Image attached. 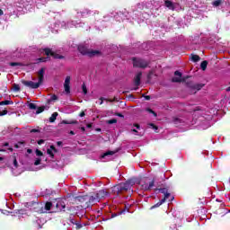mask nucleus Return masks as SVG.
<instances>
[{
	"label": "nucleus",
	"instance_id": "2",
	"mask_svg": "<svg viewBox=\"0 0 230 230\" xmlns=\"http://www.w3.org/2000/svg\"><path fill=\"white\" fill-rule=\"evenodd\" d=\"M46 73V68L42 67L38 71V82L22 80V84L25 87H30V89H39L42 84H44V74Z\"/></svg>",
	"mask_w": 230,
	"mask_h": 230
},
{
	"label": "nucleus",
	"instance_id": "35",
	"mask_svg": "<svg viewBox=\"0 0 230 230\" xmlns=\"http://www.w3.org/2000/svg\"><path fill=\"white\" fill-rule=\"evenodd\" d=\"M36 155L38 157H42V155H44V154L42 153V151L36 149Z\"/></svg>",
	"mask_w": 230,
	"mask_h": 230
},
{
	"label": "nucleus",
	"instance_id": "63",
	"mask_svg": "<svg viewBox=\"0 0 230 230\" xmlns=\"http://www.w3.org/2000/svg\"><path fill=\"white\" fill-rule=\"evenodd\" d=\"M4 159V158H3V157L0 156V161H3Z\"/></svg>",
	"mask_w": 230,
	"mask_h": 230
},
{
	"label": "nucleus",
	"instance_id": "1",
	"mask_svg": "<svg viewBox=\"0 0 230 230\" xmlns=\"http://www.w3.org/2000/svg\"><path fill=\"white\" fill-rule=\"evenodd\" d=\"M108 195L109 191L105 190H100L94 192H90L84 196H77L75 197V200L81 204H84L86 208H91L94 206V204H98L102 199L108 197Z\"/></svg>",
	"mask_w": 230,
	"mask_h": 230
},
{
	"label": "nucleus",
	"instance_id": "22",
	"mask_svg": "<svg viewBox=\"0 0 230 230\" xmlns=\"http://www.w3.org/2000/svg\"><path fill=\"white\" fill-rule=\"evenodd\" d=\"M200 67L202 71H206V69H208V61L207 60L202 61L200 64Z\"/></svg>",
	"mask_w": 230,
	"mask_h": 230
},
{
	"label": "nucleus",
	"instance_id": "58",
	"mask_svg": "<svg viewBox=\"0 0 230 230\" xmlns=\"http://www.w3.org/2000/svg\"><path fill=\"white\" fill-rule=\"evenodd\" d=\"M81 130H82L83 132H85V128L82 127V128H81Z\"/></svg>",
	"mask_w": 230,
	"mask_h": 230
},
{
	"label": "nucleus",
	"instance_id": "45",
	"mask_svg": "<svg viewBox=\"0 0 230 230\" xmlns=\"http://www.w3.org/2000/svg\"><path fill=\"white\" fill-rule=\"evenodd\" d=\"M131 132H135L136 136H141V134H139L136 128L131 129Z\"/></svg>",
	"mask_w": 230,
	"mask_h": 230
},
{
	"label": "nucleus",
	"instance_id": "21",
	"mask_svg": "<svg viewBox=\"0 0 230 230\" xmlns=\"http://www.w3.org/2000/svg\"><path fill=\"white\" fill-rule=\"evenodd\" d=\"M172 121L174 123V125H181V123H184V121H182V119H181L180 118L174 117L172 119Z\"/></svg>",
	"mask_w": 230,
	"mask_h": 230
},
{
	"label": "nucleus",
	"instance_id": "33",
	"mask_svg": "<svg viewBox=\"0 0 230 230\" xmlns=\"http://www.w3.org/2000/svg\"><path fill=\"white\" fill-rule=\"evenodd\" d=\"M47 154L53 159L55 158V154H53V151L51 149H47Z\"/></svg>",
	"mask_w": 230,
	"mask_h": 230
},
{
	"label": "nucleus",
	"instance_id": "30",
	"mask_svg": "<svg viewBox=\"0 0 230 230\" xmlns=\"http://www.w3.org/2000/svg\"><path fill=\"white\" fill-rule=\"evenodd\" d=\"M28 107L31 111H35V109H37V105L33 102L29 103Z\"/></svg>",
	"mask_w": 230,
	"mask_h": 230
},
{
	"label": "nucleus",
	"instance_id": "20",
	"mask_svg": "<svg viewBox=\"0 0 230 230\" xmlns=\"http://www.w3.org/2000/svg\"><path fill=\"white\" fill-rule=\"evenodd\" d=\"M117 151H107L106 153H104L102 155V159H105V157H107V155H114V154H116Z\"/></svg>",
	"mask_w": 230,
	"mask_h": 230
},
{
	"label": "nucleus",
	"instance_id": "50",
	"mask_svg": "<svg viewBox=\"0 0 230 230\" xmlns=\"http://www.w3.org/2000/svg\"><path fill=\"white\" fill-rule=\"evenodd\" d=\"M80 118H84V116H85V112L84 111H82L80 114H79Z\"/></svg>",
	"mask_w": 230,
	"mask_h": 230
},
{
	"label": "nucleus",
	"instance_id": "56",
	"mask_svg": "<svg viewBox=\"0 0 230 230\" xmlns=\"http://www.w3.org/2000/svg\"><path fill=\"white\" fill-rule=\"evenodd\" d=\"M69 134H70V136H75V131L71 130V131L69 132Z\"/></svg>",
	"mask_w": 230,
	"mask_h": 230
},
{
	"label": "nucleus",
	"instance_id": "16",
	"mask_svg": "<svg viewBox=\"0 0 230 230\" xmlns=\"http://www.w3.org/2000/svg\"><path fill=\"white\" fill-rule=\"evenodd\" d=\"M63 125H78V120H62Z\"/></svg>",
	"mask_w": 230,
	"mask_h": 230
},
{
	"label": "nucleus",
	"instance_id": "37",
	"mask_svg": "<svg viewBox=\"0 0 230 230\" xmlns=\"http://www.w3.org/2000/svg\"><path fill=\"white\" fill-rule=\"evenodd\" d=\"M49 150H51L52 152H55V154H57V152H58V150L57 149V147H55V146H50V148Z\"/></svg>",
	"mask_w": 230,
	"mask_h": 230
},
{
	"label": "nucleus",
	"instance_id": "62",
	"mask_svg": "<svg viewBox=\"0 0 230 230\" xmlns=\"http://www.w3.org/2000/svg\"><path fill=\"white\" fill-rule=\"evenodd\" d=\"M8 145H9L8 143H5L4 144V146H8Z\"/></svg>",
	"mask_w": 230,
	"mask_h": 230
},
{
	"label": "nucleus",
	"instance_id": "7",
	"mask_svg": "<svg viewBox=\"0 0 230 230\" xmlns=\"http://www.w3.org/2000/svg\"><path fill=\"white\" fill-rule=\"evenodd\" d=\"M133 66L139 67L140 69H146L148 67V62L145 59L132 58Z\"/></svg>",
	"mask_w": 230,
	"mask_h": 230
},
{
	"label": "nucleus",
	"instance_id": "39",
	"mask_svg": "<svg viewBox=\"0 0 230 230\" xmlns=\"http://www.w3.org/2000/svg\"><path fill=\"white\" fill-rule=\"evenodd\" d=\"M15 213H16V215H24V210L18 209V210H15Z\"/></svg>",
	"mask_w": 230,
	"mask_h": 230
},
{
	"label": "nucleus",
	"instance_id": "3",
	"mask_svg": "<svg viewBox=\"0 0 230 230\" xmlns=\"http://www.w3.org/2000/svg\"><path fill=\"white\" fill-rule=\"evenodd\" d=\"M134 181L128 180L126 182H121L118 185H115L113 187V191L114 193H117V195H121V193L132 190V186H134Z\"/></svg>",
	"mask_w": 230,
	"mask_h": 230
},
{
	"label": "nucleus",
	"instance_id": "47",
	"mask_svg": "<svg viewBox=\"0 0 230 230\" xmlns=\"http://www.w3.org/2000/svg\"><path fill=\"white\" fill-rule=\"evenodd\" d=\"M150 125V127H153V128L155 129V130H157V126H155V124H154V123H150L149 124Z\"/></svg>",
	"mask_w": 230,
	"mask_h": 230
},
{
	"label": "nucleus",
	"instance_id": "60",
	"mask_svg": "<svg viewBox=\"0 0 230 230\" xmlns=\"http://www.w3.org/2000/svg\"><path fill=\"white\" fill-rule=\"evenodd\" d=\"M123 213H125V210L120 211V212H119V215H121V214H123Z\"/></svg>",
	"mask_w": 230,
	"mask_h": 230
},
{
	"label": "nucleus",
	"instance_id": "13",
	"mask_svg": "<svg viewBox=\"0 0 230 230\" xmlns=\"http://www.w3.org/2000/svg\"><path fill=\"white\" fill-rule=\"evenodd\" d=\"M141 76H143V73L138 72L134 77V84L136 87H139V85H141Z\"/></svg>",
	"mask_w": 230,
	"mask_h": 230
},
{
	"label": "nucleus",
	"instance_id": "38",
	"mask_svg": "<svg viewBox=\"0 0 230 230\" xmlns=\"http://www.w3.org/2000/svg\"><path fill=\"white\" fill-rule=\"evenodd\" d=\"M6 114H8V110H4L0 111V116H6Z\"/></svg>",
	"mask_w": 230,
	"mask_h": 230
},
{
	"label": "nucleus",
	"instance_id": "36",
	"mask_svg": "<svg viewBox=\"0 0 230 230\" xmlns=\"http://www.w3.org/2000/svg\"><path fill=\"white\" fill-rule=\"evenodd\" d=\"M82 89H83L84 94H87V86H85V84H83Z\"/></svg>",
	"mask_w": 230,
	"mask_h": 230
},
{
	"label": "nucleus",
	"instance_id": "11",
	"mask_svg": "<svg viewBox=\"0 0 230 230\" xmlns=\"http://www.w3.org/2000/svg\"><path fill=\"white\" fill-rule=\"evenodd\" d=\"M181 78H182V73H181L179 70H176L174 72V77L172 78V82L173 84H181V82H182Z\"/></svg>",
	"mask_w": 230,
	"mask_h": 230
},
{
	"label": "nucleus",
	"instance_id": "57",
	"mask_svg": "<svg viewBox=\"0 0 230 230\" xmlns=\"http://www.w3.org/2000/svg\"><path fill=\"white\" fill-rule=\"evenodd\" d=\"M4 12H3V9H0V16L4 15Z\"/></svg>",
	"mask_w": 230,
	"mask_h": 230
},
{
	"label": "nucleus",
	"instance_id": "27",
	"mask_svg": "<svg viewBox=\"0 0 230 230\" xmlns=\"http://www.w3.org/2000/svg\"><path fill=\"white\" fill-rule=\"evenodd\" d=\"M44 111H46V106L39 107L36 111V114H40V113L44 112Z\"/></svg>",
	"mask_w": 230,
	"mask_h": 230
},
{
	"label": "nucleus",
	"instance_id": "44",
	"mask_svg": "<svg viewBox=\"0 0 230 230\" xmlns=\"http://www.w3.org/2000/svg\"><path fill=\"white\" fill-rule=\"evenodd\" d=\"M143 98H145L146 101H149L151 99L150 95H145L142 94Z\"/></svg>",
	"mask_w": 230,
	"mask_h": 230
},
{
	"label": "nucleus",
	"instance_id": "26",
	"mask_svg": "<svg viewBox=\"0 0 230 230\" xmlns=\"http://www.w3.org/2000/svg\"><path fill=\"white\" fill-rule=\"evenodd\" d=\"M58 100V96L56 94L51 95L50 99L48 100V103H51V102H57Z\"/></svg>",
	"mask_w": 230,
	"mask_h": 230
},
{
	"label": "nucleus",
	"instance_id": "31",
	"mask_svg": "<svg viewBox=\"0 0 230 230\" xmlns=\"http://www.w3.org/2000/svg\"><path fill=\"white\" fill-rule=\"evenodd\" d=\"M213 6H219L222 4V0H215L213 3H212Z\"/></svg>",
	"mask_w": 230,
	"mask_h": 230
},
{
	"label": "nucleus",
	"instance_id": "4",
	"mask_svg": "<svg viewBox=\"0 0 230 230\" xmlns=\"http://www.w3.org/2000/svg\"><path fill=\"white\" fill-rule=\"evenodd\" d=\"M77 51L84 57H89L90 58H93V57H100V55H102V51L89 49L85 45H78Z\"/></svg>",
	"mask_w": 230,
	"mask_h": 230
},
{
	"label": "nucleus",
	"instance_id": "61",
	"mask_svg": "<svg viewBox=\"0 0 230 230\" xmlns=\"http://www.w3.org/2000/svg\"><path fill=\"white\" fill-rule=\"evenodd\" d=\"M226 91H227V92H230V86L226 88Z\"/></svg>",
	"mask_w": 230,
	"mask_h": 230
},
{
	"label": "nucleus",
	"instance_id": "41",
	"mask_svg": "<svg viewBox=\"0 0 230 230\" xmlns=\"http://www.w3.org/2000/svg\"><path fill=\"white\" fill-rule=\"evenodd\" d=\"M114 116H118L119 118H125V116L119 112L114 113Z\"/></svg>",
	"mask_w": 230,
	"mask_h": 230
},
{
	"label": "nucleus",
	"instance_id": "55",
	"mask_svg": "<svg viewBox=\"0 0 230 230\" xmlns=\"http://www.w3.org/2000/svg\"><path fill=\"white\" fill-rule=\"evenodd\" d=\"M86 127L87 128H93V124H87Z\"/></svg>",
	"mask_w": 230,
	"mask_h": 230
},
{
	"label": "nucleus",
	"instance_id": "18",
	"mask_svg": "<svg viewBox=\"0 0 230 230\" xmlns=\"http://www.w3.org/2000/svg\"><path fill=\"white\" fill-rule=\"evenodd\" d=\"M56 208H61L58 209L59 211H66V204L64 202H58Z\"/></svg>",
	"mask_w": 230,
	"mask_h": 230
},
{
	"label": "nucleus",
	"instance_id": "40",
	"mask_svg": "<svg viewBox=\"0 0 230 230\" xmlns=\"http://www.w3.org/2000/svg\"><path fill=\"white\" fill-rule=\"evenodd\" d=\"M13 165L15 166V168L19 167V164L17 163V158H15V157L13 159Z\"/></svg>",
	"mask_w": 230,
	"mask_h": 230
},
{
	"label": "nucleus",
	"instance_id": "19",
	"mask_svg": "<svg viewBox=\"0 0 230 230\" xmlns=\"http://www.w3.org/2000/svg\"><path fill=\"white\" fill-rule=\"evenodd\" d=\"M49 60V56H47L46 58H40L36 59L37 64H40L42 62H48Z\"/></svg>",
	"mask_w": 230,
	"mask_h": 230
},
{
	"label": "nucleus",
	"instance_id": "34",
	"mask_svg": "<svg viewBox=\"0 0 230 230\" xmlns=\"http://www.w3.org/2000/svg\"><path fill=\"white\" fill-rule=\"evenodd\" d=\"M41 162H42L41 158H37L34 162V166H39V164H40Z\"/></svg>",
	"mask_w": 230,
	"mask_h": 230
},
{
	"label": "nucleus",
	"instance_id": "10",
	"mask_svg": "<svg viewBox=\"0 0 230 230\" xmlns=\"http://www.w3.org/2000/svg\"><path fill=\"white\" fill-rule=\"evenodd\" d=\"M156 184L157 188L155 189V191H160V193H163L164 195V199H165V200L168 199V198L170 197V192H168V187L159 188L161 185H159V183Z\"/></svg>",
	"mask_w": 230,
	"mask_h": 230
},
{
	"label": "nucleus",
	"instance_id": "43",
	"mask_svg": "<svg viewBox=\"0 0 230 230\" xmlns=\"http://www.w3.org/2000/svg\"><path fill=\"white\" fill-rule=\"evenodd\" d=\"M45 142H46V140H44V139H40V140L38 141V145H44Z\"/></svg>",
	"mask_w": 230,
	"mask_h": 230
},
{
	"label": "nucleus",
	"instance_id": "17",
	"mask_svg": "<svg viewBox=\"0 0 230 230\" xmlns=\"http://www.w3.org/2000/svg\"><path fill=\"white\" fill-rule=\"evenodd\" d=\"M58 117V112L52 113L51 117L49 118V123H55Z\"/></svg>",
	"mask_w": 230,
	"mask_h": 230
},
{
	"label": "nucleus",
	"instance_id": "42",
	"mask_svg": "<svg viewBox=\"0 0 230 230\" xmlns=\"http://www.w3.org/2000/svg\"><path fill=\"white\" fill-rule=\"evenodd\" d=\"M39 132H40V129H37V128H32V129L31 130V134H33V133H39Z\"/></svg>",
	"mask_w": 230,
	"mask_h": 230
},
{
	"label": "nucleus",
	"instance_id": "14",
	"mask_svg": "<svg viewBox=\"0 0 230 230\" xmlns=\"http://www.w3.org/2000/svg\"><path fill=\"white\" fill-rule=\"evenodd\" d=\"M164 6L166 8H168L169 10H172V12H173V10H175V5L173 4V2H172L170 0L164 1Z\"/></svg>",
	"mask_w": 230,
	"mask_h": 230
},
{
	"label": "nucleus",
	"instance_id": "5",
	"mask_svg": "<svg viewBox=\"0 0 230 230\" xmlns=\"http://www.w3.org/2000/svg\"><path fill=\"white\" fill-rule=\"evenodd\" d=\"M155 184H157V177H154L153 180L143 178L139 181V185L144 191H151Z\"/></svg>",
	"mask_w": 230,
	"mask_h": 230
},
{
	"label": "nucleus",
	"instance_id": "48",
	"mask_svg": "<svg viewBox=\"0 0 230 230\" xmlns=\"http://www.w3.org/2000/svg\"><path fill=\"white\" fill-rule=\"evenodd\" d=\"M105 100H107V99H105V98H103V97H101V98H100V101H101L100 105H103V102H104Z\"/></svg>",
	"mask_w": 230,
	"mask_h": 230
},
{
	"label": "nucleus",
	"instance_id": "46",
	"mask_svg": "<svg viewBox=\"0 0 230 230\" xmlns=\"http://www.w3.org/2000/svg\"><path fill=\"white\" fill-rule=\"evenodd\" d=\"M19 145H24V142H18V144L14 145V147L19 148Z\"/></svg>",
	"mask_w": 230,
	"mask_h": 230
},
{
	"label": "nucleus",
	"instance_id": "8",
	"mask_svg": "<svg viewBox=\"0 0 230 230\" xmlns=\"http://www.w3.org/2000/svg\"><path fill=\"white\" fill-rule=\"evenodd\" d=\"M43 52L45 53L46 57H53L55 59L64 60V58H66V57L58 54L49 48L43 49Z\"/></svg>",
	"mask_w": 230,
	"mask_h": 230
},
{
	"label": "nucleus",
	"instance_id": "64",
	"mask_svg": "<svg viewBox=\"0 0 230 230\" xmlns=\"http://www.w3.org/2000/svg\"><path fill=\"white\" fill-rule=\"evenodd\" d=\"M112 100H115V102H117L116 98L112 99Z\"/></svg>",
	"mask_w": 230,
	"mask_h": 230
},
{
	"label": "nucleus",
	"instance_id": "32",
	"mask_svg": "<svg viewBox=\"0 0 230 230\" xmlns=\"http://www.w3.org/2000/svg\"><path fill=\"white\" fill-rule=\"evenodd\" d=\"M146 111L149 112L150 114H153L155 116V118H157V113L155 111H154V110L147 108Z\"/></svg>",
	"mask_w": 230,
	"mask_h": 230
},
{
	"label": "nucleus",
	"instance_id": "23",
	"mask_svg": "<svg viewBox=\"0 0 230 230\" xmlns=\"http://www.w3.org/2000/svg\"><path fill=\"white\" fill-rule=\"evenodd\" d=\"M190 60H192V62H199L200 60V56L191 55Z\"/></svg>",
	"mask_w": 230,
	"mask_h": 230
},
{
	"label": "nucleus",
	"instance_id": "59",
	"mask_svg": "<svg viewBox=\"0 0 230 230\" xmlns=\"http://www.w3.org/2000/svg\"><path fill=\"white\" fill-rule=\"evenodd\" d=\"M139 89L138 86H137L136 88H134V91H137Z\"/></svg>",
	"mask_w": 230,
	"mask_h": 230
},
{
	"label": "nucleus",
	"instance_id": "6",
	"mask_svg": "<svg viewBox=\"0 0 230 230\" xmlns=\"http://www.w3.org/2000/svg\"><path fill=\"white\" fill-rule=\"evenodd\" d=\"M32 206H33V208H31V210L34 211V213H39L40 215H42V213H44V209H45V211L51 210V208H53V203L48 201L45 204V208H44V207H42V204L37 203V202H34L32 204Z\"/></svg>",
	"mask_w": 230,
	"mask_h": 230
},
{
	"label": "nucleus",
	"instance_id": "49",
	"mask_svg": "<svg viewBox=\"0 0 230 230\" xmlns=\"http://www.w3.org/2000/svg\"><path fill=\"white\" fill-rule=\"evenodd\" d=\"M134 127H136V128H137V130H139L141 128V126L139 124H134Z\"/></svg>",
	"mask_w": 230,
	"mask_h": 230
},
{
	"label": "nucleus",
	"instance_id": "28",
	"mask_svg": "<svg viewBox=\"0 0 230 230\" xmlns=\"http://www.w3.org/2000/svg\"><path fill=\"white\" fill-rule=\"evenodd\" d=\"M106 123L108 125H114V123H118V119H111L106 121Z\"/></svg>",
	"mask_w": 230,
	"mask_h": 230
},
{
	"label": "nucleus",
	"instance_id": "54",
	"mask_svg": "<svg viewBox=\"0 0 230 230\" xmlns=\"http://www.w3.org/2000/svg\"><path fill=\"white\" fill-rule=\"evenodd\" d=\"M27 153H28V154H33V150H31V149H27Z\"/></svg>",
	"mask_w": 230,
	"mask_h": 230
},
{
	"label": "nucleus",
	"instance_id": "51",
	"mask_svg": "<svg viewBox=\"0 0 230 230\" xmlns=\"http://www.w3.org/2000/svg\"><path fill=\"white\" fill-rule=\"evenodd\" d=\"M116 217H118V214H117V213L111 214V218H116Z\"/></svg>",
	"mask_w": 230,
	"mask_h": 230
},
{
	"label": "nucleus",
	"instance_id": "25",
	"mask_svg": "<svg viewBox=\"0 0 230 230\" xmlns=\"http://www.w3.org/2000/svg\"><path fill=\"white\" fill-rule=\"evenodd\" d=\"M9 66H11V67H15V66H20L21 67H22V66L24 65H22V63L21 62H10Z\"/></svg>",
	"mask_w": 230,
	"mask_h": 230
},
{
	"label": "nucleus",
	"instance_id": "29",
	"mask_svg": "<svg viewBox=\"0 0 230 230\" xmlns=\"http://www.w3.org/2000/svg\"><path fill=\"white\" fill-rule=\"evenodd\" d=\"M13 87L15 93H19V91H21V86H19L17 84H13Z\"/></svg>",
	"mask_w": 230,
	"mask_h": 230
},
{
	"label": "nucleus",
	"instance_id": "53",
	"mask_svg": "<svg viewBox=\"0 0 230 230\" xmlns=\"http://www.w3.org/2000/svg\"><path fill=\"white\" fill-rule=\"evenodd\" d=\"M57 145H58V146H62V141H58Z\"/></svg>",
	"mask_w": 230,
	"mask_h": 230
},
{
	"label": "nucleus",
	"instance_id": "52",
	"mask_svg": "<svg viewBox=\"0 0 230 230\" xmlns=\"http://www.w3.org/2000/svg\"><path fill=\"white\" fill-rule=\"evenodd\" d=\"M106 102H110L111 103H112V102H116V100H112V99H106Z\"/></svg>",
	"mask_w": 230,
	"mask_h": 230
},
{
	"label": "nucleus",
	"instance_id": "24",
	"mask_svg": "<svg viewBox=\"0 0 230 230\" xmlns=\"http://www.w3.org/2000/svg\"><path fill=\"white\" fill-rule=\"evenodd\" d=\"M0 105H13V101H2L0 102Z\"/></svg>",
	"mask_w": 230,
	"mask_h": 230
},
{
	"label": "nucleus",
	"instance_id": "9",
	"mask_svg": "<svg viewBox=\"0 0 230 230\" xmlns=\"http://www.w3.org/2000/svg\"><path fill=\"white\" fill-rule=\"evenodd\" d=\"M186 85L190 91H200L204 87V84H193V82H187Z\"/></svg>",
	"mask_w": 230,
	"mask_h": 230
},
{
	"label": "nucleus",
	"instance_id": "12",
	"mask_svg": "<svg viewBox=\"0 0 230 230\" xmlns=\"http://www.w3.org/2000/svg\"><path fill=\"white\" fill-rule=\"evenodd\" d=\"M70 84H71V76L67 75L64 83L65 92L66 93V94H69V93H71Z\"/></svg>",
	"mask_w": 230,
	"mask_h": 230
},
{
	"label": "nucleus",
	"instance_id": "15",
	"mask_svg": "<svg viewBox=\"0 0 230 230\" xmlns=\"http://www.w3.org/2000/svg\"><path fill=\"white\" fill-rule=\"evenodd\" d=\"M166 202V198H163L160 201H158L156 204L152 206L150 209H155V208H159L160 206H163Z\"/></svg>",
	"mask_w": 230,
	"mask_h": 230
}]
</instances>
